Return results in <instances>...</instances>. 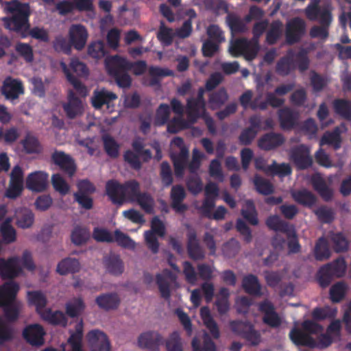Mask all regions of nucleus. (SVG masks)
Segmentation results:
<instances>
[{
	"mask_svg": "<svg viewBox=\"0 0 351 351\" xmlns=\"http://www.w3.org/2000/svg\"><path fill=\"white\" fill-rule=\"evenodd\" d=\"M61 66L67 80L73 85L75 90L82 96L87 95V89L86 86L75 76L68 69L66 64L64 62L61 63Z\"/></svg>",
	"mask_w": 351,
	"mask_h": 351,
	"instance_id": "54",
	"label": "nucleus"
},
{
	"mask_svg": "<svg viewBox=\"0 0 351 351\" xmlns=\"http://www.w3.org/2000/svg\"><path fill=\"white\" fill-rule=\"evenodd\" d=\"M189 151L184 147L180 149V153L176 156H172L171 159L174 167L175 176L177 178H182L184 169L187 165Z\"/></svg>",
	"mask_w": 351,
	"mask_h": 351,
	"instance_id": "37",
	"label": "nucleus"
},
{
	"mask_svg": "<svg viewBox=\"0 0 351 351\" xmlns=\"http://www.w3.org/2000/svg\"><path fill=\"white\" fill-rule=\"evenodd\" d=\"M72 47L70 40H67L62 35L56 36L53 41V48L58 53L61 52L66 55H70L72 52Z\"/></svg>",
	"mask_w": 351,
	"mask_h": 351,
	"instance_id": "58",
	"label": "nucleus"
},
{
	"mask_svg": "<svg viewBox=\"0 0 351 351\" xmlns=\"http://www.w3.org/2000/svg\"><path fill=\"white\" fill-rule=\"evenodd\" d=\"M31 14L30 9L15 13L11 17L4 18L5 27L12 31L21 34L22 38L27 36V32L30 28L29 18Z\"/></svg>",
	"mask_w": 351,
	"mask_h": 351,
	"instance_id": "3",
	"label": "nucleus"
},
{
	"mask_svg": "<svg viewBox=\"0 0 351 351\" xmlns=\"http://www.w3.org/2000/svg\"><path fill=\"white\" fill-rule=\"evenodd\" d=\"M284 142L285 138L281 134L271 132L259 138L258 145L261 149L270 151L282 145Z\"/></svg>",
	"mask_w": 351,
	"mask_h": 351,
	"instance_id": "26",
	"label": "nucleus"
},
{
	"mask_svg": "<svg viewBox=\"0 0 351 351\" xmlns=\"http://www.w3.org/2000/svg\"><path fill=\"white\" fill-rule=\"evenodd\" d=\"M119 56L115 55L106 60V66L108 73L114 79L117 84L121 88H129L132 84V78L128 74V70L125 67L117 65Z\"/></svg>",
	"mask_w": 351,
	"mask_h": 351,
	"instance_id": "5",
	"label": "nucleus"
},
{
	"mask_svg": "<svg viewBox=\"0 0 351 351\" xmlns=\"http://www.w3.org/2000/svg\"><path fill=\"white\" fill-rule=\"evenodd\" d=\"M42 318L53 326H58L65 328L68 324L66 315L61 311H52L47 308L41 313Z\"/></svg>",
	"mask_w": 351,
	"mask_h": 351,
	"instance_id": "32",
	"label": "nucleus"
},
{
	"mask_svg": "<svg viewBox=\"0 0 351 351\" xmlns=\"http://www.w3.org/2000/svg\"><path fill=\"white\" fill-rule=\"evenodd\" d=\"M328 267L333 276L336 278H342L346 271L347 264L343 257H339L330 263L325 265Z\"/></svg>",
	"mask_w": 351,
	"mask_h": 351,
	"instance_id": "55",
	"label": "nucleus"
},
{
	"mask_svg": "<svg viewBox=\"0 0 351 351\" xmlns=\"http://www.w3.org/2000/svg\"><path fill=\"white\" fill-rule=\"evenodd\" d=\"M188 119L195 123L206 111V105L197 101L194 97H189L186 100V106Z\"/></svg>",
	"mask_w": 351,
	"mask_h": 351,
	"instance_id": "35",
	"label": "nucleus"
},
{
	"mask_svg": "<svg viewBox=\"0 0 351 351\" xmlns=\"http://www.w3.org/2000/svg\"><path fill=\"white\" fill-rule=\"evenodd\" d=\"M319 144L321 146L324 145H332L335 149H339L341 144L339 128L336 127L332 132H326L321 138Z\"/></svg>",
	"mask_w": 351,
	"mask_h": 351,
	"instance_id": "45",
	"label": "nucleus"
},
{
	"mask_svg": "<svg viewBox=\"0 0 351 351\" xmlns=\"http://www.w3.org/2000/svg\"><path fill=\"white\" fill-rule=\"evenodd\" d=\"M48 174L43 171H35L28 175L26 187L34 192H43L47 187Z\"/></svg>",
	"mask_w": 351,
	"mask_h": 351,
	"instance_id": "21",
	"label": "nucleus"
},
{
	"mask_svg": "<svg viewBox=\"0 0 351 351\" xmlns=\"http://www.w3.org/2000/svg\"><path fill=\"white\" fill-rule=\"evenodd\" d=\"M144 147V139L141 137H136L132 142L133 150L128 149L123 154L124 161L134 170H140L142 167L139 154L145 149Z\"/></svg>",
	"mask_w": 351,
	"mask_h": 351,
	"instance_id": "8",
	"label": "nucleus"
},
{
	"mask_svg": "<svg viewBox=\"0 0 351 351\" xmlns=\"http://www.w3.org/2000/svg\"><path fill=\"white\" fill-rule=\"evenodd\" d=\"M283 24L280 20L273 21L266 33V42L270 45H275L282 34Z\"/></svg>",
	"mask_w": 351,
	"mask_h": 351,
	"instance_id": "47",
	"label": "nucleus"
},
{
	"mask_svg": "<svg viewBox=\"0 0 351 351\" xmlns=\"http://www.w3.org/2000/svg\"><path fill=\"white\" fill-rule=\"evenodd\" d=\"M311 184L313 189L324 201L328 202L331 200L333 196V191L327 185L325 180L319 174L312 176Z\"/></svg>",
	"mask_w": 351,
	"mask_h": 351,
	"instance_id": "30",
	"label": "nucleus"
},
{
	"mask_svg": "<svg viewBox=\"0 0 351 351\" xmlns=\"http://www.w3.org/2000/svg\"><path fill=\"white\" fill-rule=\"evenodd\" d=\"M70 336L67 340L71 347L70 351H85L83 348L82 339L84 336V324L81 319L75 327L74 331H70Z\"/></svg>",
	"mask_w": 351,
	"mask_h": 351,
	"instance_id": "29",
	"label": "nucleus"
},
{
	"mask_svg": "<svg viewBox=\"0 0 351 351\" xmlns=\"http://www.w3.org/2000/svg\"><path fill=\"white\" fill-rule=\"evenodd\" d=\"M27 298L29 302L36 306V311L39 313L44 309L47 303L45 295L40 291H28Z\"/></svg>",
	"mask_w": 351,
	"mask_h": 351,
	"instance_id": "56",
	"label": "nucleus"
},
{
	"mask_svg": "<svg viewBox=\"0 0 351 351\" xmlns=\"http://www.w3.org/2000/svg\"><path fill=\"white\" fill-rule=\"evenodd\" d=\"M293 199L299 204L311 208L317 201L315 195L307 189L295 191L291 194Z\"/></svg>",
	"mask_w": 351,
	"mask_h": 351,
	"instance_id": "41",
	"label": "nucleus"
},
{
	"mask_svg": "<svg viewBox=\"0 0 351 351\" xmlns=\"http://www.w3.org/2000/svg\"><path fill=\"white\" fill-rule=\"evenodd\" d=\"M254 184L256 190L260 194L268 195L274 193V188L273 184L267 180L256 174L254 178Z\"/></svg>",
	"mask_w": 351,
	"mask_h": 351,
	"instance_id": "57",
	"label": "nucleus"
},
{
	"mask_svg": "<svg viewBox=\"0 0 351 351\" xmlns=\"http://www.w3.org/2000/svg\"><path fill=\"white\" fill-rule=\"evenodd\" d=\"M81 265L78 259L67 257L62 259L57 265V272L60 275L75 274L80 270Z\"/></svg>",
	"mask_w": 351,
	"mask_h": 351,
	"instance_id": "39",
	"label": "nucleus"
},
{
	"mask_svg": "<svg viewBox=\"0 0 351 351\" xmlns=\"http://www.w3.org/2000/svg\"><path fill=\"white\" fill-rule=\"evenodd\" d=\"M305 14L312 21H318L319 23L330 25L332 22L331 12L326 8H320L317 4L308 5L305 9Z\"/></svg>",
	"mask_w": 351,
	"mask_h": 351,
	"instance_id": "19",
	"label": "nucleus"
},
{
	"mask_svg": "<svg viewBox=\"0 0 351 351\" xmlns=\"http://www.w3.org/2000/svg\"><path fill=\"white\" fill-rule=\"evenodd\" d=\"M51 160L70 178L74 176L77 167L75 160L70 155L56 149L51 156Z\"/></svg>",
	"mask_w": 351,
	"mask_h": 351,
	"instance_id": "9",
	"label": "nucleus"
},
{
	"mask_svg": "<svg viewBox=\"0 0 351 351\" xmlns=\"http://www.w3.org/2000/svg\"><path fill=\"white\" fill-rule=\"evenodd\" d=\"M90 351H110V343L107 335L99 330H92L86 335Z\"/></svg>",
	"mask_w": 351,
	"mask_h": 351,
	"instance_id": "14",
	"label": "nucleus"
},
{
	"mask_svg": "<svg viewBox=\"0 0 351 351\" xmlns=\"http://www.w3.org/2000/svg\"><path fill=\"white\" fill-rule=\"evenodd\" d=\"M193 351H216V346L207 333L204 335L203 347L197 337H194L191 342Z\"/></svg>",
	"mask_w": 351,
	"mask_h": 351,
	"instance_id": "61",
	"label": "nucleus"
},
{
	"mask_svg": "<svg viewBox=\"0 0 351 351\" xmlns=\"http://www.w3.org/2000/svg\"><path fill=\"white\" fill-rule=\"evenodd\" d=\"M147 214L154 213L155 201L152 195L147 192H141L134 202Z\"/></svg>",
	"mask_w": 351,
	"mask_h": 351,
	"instance_id": "49",
	"label": "nucleus"
},
{
	"mask_svg": "<svg viewBox=\"0 0 351 351\" xmlns=\"http://www.w3.org/2000/svg\"><path fill=\"white\" fill-rule=\"evenodd\" d=\"M87 52L88 56L95 59H101L107 53L105 43L103 40L92 42L88 47Z\"/></svg>",
	"mask_w": 351,
	"mask_h": 351,
	"instance_id": "59",
	"label": "nucleus"
},
{
	"mask_svg": "<svg viewBox=\"0 0 351 351\" xmlns=\"http://www.w3.org/2000/svg\"><path fill=\"white\" fill-rule=\"evenodd\" d=\"M90 351H110V343L107 335L99 330H92L86 335Z\"/></svg>",
	"mask_w": 351,
	"mask_h": 351,
	"instance_id": "15",
	"label": "nucleus"
},
{
	"mask_svg": "<svg viewBox=\"0 0 351 351\" xmlns=\"http://www.w3.org/2000/svg\"><path fill=\"white\" fill-rule=\"evenodd\" d=\"M265 224L270 230L285 234L293 228L288 222L281 219L277 215L268 217L265 221Z\"/></svg>",
	"mask_w": 351,
	"mask_h": 351,
	"instance_id": "44",
	"label": "nucleus"
},
{
	"mask_svg": "<svg viewBox=\"0 0 351 351\" xmlns=\"http://www.w3.org/2000/svg\"><path fill=\"white\" fill-rule=\"evenodd\" d=\"M245 207L241 211L242 216L249 223L256 226L258 223V219L254 202L252 199L246 200Z\"/></svg>",
	"mask_w": 351,
	"mask_h": 351,
	"instance_id": "53",
	"label": "nucleus"
},
{
	"mask_svg": "<svg viewBox=\"0 0 351 351\" xmlns=\"http://www.w3.org/2000/svg\"><path fill=\"white\" fill-rule=\"evenodd\" d=\"M1 93L7 100L14 104L19 96L24 94L22 82L11 77H6L1 87Z\"/></svg>",
	"mask_w": 351,
	"mask_h": 351,
	"instance_id": "11",
	"label": "nucleus"
},
{
	"mask_svg": "<svg viewBox=\"0 0 351 351\" xmlns=\"http://www.w3.org/2000/svg\"><path fill=\"white\" fill-rule=\"evenodd\" d=\"M22 272L20 266V258L18 256H11L8 259L0 258V275L2 279H14Z\"/></svg>",
	"mask_w": 351,
	"mask_h": 351,
	"instance_id": "10",
	"label": "nucleus"
},
{
	"mask_svg": "<svg viewBox=\"0 0 351 351\" xmlns=\"http://www.w3.org/2000/svg\"><path fill=\"white\" fill-rule=\"evenodd\" d=\"M341 330L340 320H333L326 328V332L321 334L316 340L312 335L319 334L323 330V327L315 321L306 319L302 323L300 328L293 327L289 336L291 341L298 346L324 349L333 342L340 341Z\"/></svg>",
	"mask_w": 351,
	"mask_h": 351,
	"instance_id": "1",
	"label": "nucleus"
},
{
	"mask_svg": "<svg viewBox=\"0 0 351 351\" xmlns=\"http://www.w3.org/2000/svg\"><path fill=\"white\" fill-rule=\"evenodd\" d=\"M267 171H269V173L271 175L278 176L280 178H284L291 173V168L289 164H278L275 160L271 165H267Z\"/></svg>",
	"mask_w": 351,
	"mask_h": 351,
	"instance_id": "63",
	"label": "nucleus"
},
{
	"mask_svg": "<svg viewBox=\"0 0 351 351\" xmlns=\"http://www.w3.org/2000/svg\"><path fill=\"white\" fill-rule=\"evenodd\" d=\"M104 148L106 154L112 158H116L119 156V145L110 136L105 135L102 138Z\"/></svg>",
	"mask_w": 351,
	"mask_h": 351,
	"instance_id": "64",
	"label": "nucleus"
},
{
	"mask_svg": "<svg viewBox=\"0 0 351 351\" xmlns=\"http://www.w3.org/2000/svg\"><path fill=\"white\" fill-rule=\"evenodd\" d=\"M0 307L3 308L4 317L3 319L5 323L10 326L9 323L16 322L20 315L22 304L19 301L5 302L1 301L0 302ZM14 329V328L11 326Z\"/></svg>",
	"mask_w": 351,
	"mask_h": 351,
	"instance_id": "27",
	"label": "nucleus"
},
{
	"mask_svg": "<svg viewBox=\"0 0 351 351\" xmlns=\"http://www.w3.org/2000/svg\"><path fill=\"white\" fill-rule=\"evenodd\" d=\"M187 252L190 258L200 261L205 258V252L199 244L195 230H190L187 234Z\"/></svg>",
	"mask_w": 351,
	"mask_h": 351,
	"instance_id": "20",
	"label": "nucleus"
},
{
	"mask_svg": "<svg viewBox=\"0 0 351 351\" xmlns=\"http://www.w3.org/2000/svg\"><path fill=\"white\" fill-rule=\"evenodd\" d=\"M85 304L81 298H74L66 303L65 310L66 315L75 318L78 317L84 310Z\"/></svg>",
	"mask_w": 351,
	"mask_h": 351,
	"instance_id": "50",
	"label": "nucleus"
},
{
	"mask_svg": "<svg viewBox=\"0 0 351 351\" xmlns=\"http://www.w3.org/2000/svg\"><path fill=\"white\" fill-rule=\"evenodd\" d=\"M200 316L205 327L209 331L213 338L217 339L220 337V331L218 324L212 317L210 308L208 306H202L200 309Z\"/></svg>",
	"mask_w": 351,
	"mask_h": 351,
	"instance_id": "33",
	"label": "nucleus"
},
{
	"mask_svg": "<svg viewBox=\"0 0 351 351\" xmlns=\"http://www.w3.org/2000/svg\"><path fill=\"white\" fill-rule=\"evenodd\" d=\"M176 280V274L168 269H165L156 276V282L161 297L169 300L171 296V285Z\"/></svg>",
	"mask_w": 351,
	"mask_h": 351,
	"instance_id": "16",
	"label": "nucleus"
},
{
	"mask_svg": "<svg viewBox=\"0 0 351 351\" xmlns=\"http://www.w3.org/2000/svg\"><path fill=\"white\" fill-rule=\"evenodd\" d=\"M46 332L39 324L27 326L23 330L22 335L27 343L33 346H41L45 343L44 336Z\"/></svg>",
	"mask_w": 351,
	"mask_h": 351,
	"instance_id": "13",
	"label": "nucleus"
},
{
	"mask_svg": "<svg viewBox=\"0 0 351 351\" xmlns=\"http://www.w3.org/2000/svg\"><path fill=\"white\" fill-rule=\"evenodd\" d=\"M291 157L299 169H306L312 165L313 160L308 148L300 145L291 151Z\"/></svg>",
	"mask_w": 351,
	"mask_h": 351,
	"instance_id": "22",
	"label": "nucleus"
},
{
	"mask_svg": "<svg viewBox=\"0 0 351 351\" xmlns=\"http://www.w3.org/2000/svg\"><path fill=\"white\" fill-rule=\"evenodd\" d=\"M117 99V96L115 93L102 88L93 92L91 103L95 109H101L104 105L109 109L111 103Z\"/></svg>",
	"mask_w": 351,
	"mask_h": 351,
	"instance_id": "24",
	"label": "nucleus"
},
{
	"mask_svg": "<svg viewBox=\"0 0 351 351\" xmlns=\"http://www.w3.org/2000/svg\"><path fill=\"white\" fill-rule=\"evenodd\" d=\"M242 287L244 291L252 295H261V286L258 278L253 274H248L243 278Z\"/></svg>",
	"mask_w": 351,
	"mask_h": 351,
	"instance_id": "42",
	"label": "nucleus"
},
{
	"mask_svg": "<svg viewBox=\"0 0 351 351\" xmlns=\"http://www.w3.org/2000/svg\"><path fill=\"white\" fill-rule=\"evenodd\" d=\"M103 265L106 271L114 276L121 275L124 271V263L119 255L110 254L104 257Z\"/></svg>",
	"mask_w": 351,
	"mask_h": 351,
	"instance_id": "25",
	"label": "nucleus"
},
{
	"mask_svg": "<svg viewBox=\"0 0 351 351\" xmlns=\"http://www.w3.org/2000/svg\"><path fill=\"white\" fill-rule=\"evenodd\" d=\"M186 196L184 188L182 185L176 184L172 186L170 193L171 206L176 213H183L188 209L187 205L183 204Z\"/></svg>",
	"mask_w": 351,
	"mask_h": 351,
	"instance_id": "23",
	"label": "nucleus"
},
{
	"mask_svg": "<svg viewBox=\"0 0 351 351\" xmlns=\"http://www.w3.org/2000/svg\"><path fill=\"white\" fill-rule=\"evenodd\" d=\"M106 192L114 204L121 205L126 200L133 202L141 193L140 184L136 180H130L123 184L116 180H110L106 184Z\"/></svg>",
	"mask_w": 351,
	"mask_h": 351,
	"instance_id": "2",
	"label": "nucleus"
},
{
	"mask_svg": "<svg viewBox=\"0 0 351 351\" xmlns=\"http://www.w3.org/2000/svg\"><path fill=\"white\" fill-rule=\"evenodd\" d=\"M258 311L263 314V322L271 328H278L282 320L278 313L276 311L274 304L269 300L265 299L258 304Z\"/></svg>",
	"mask_w": 351,
	"mask_h": 351,
	"instance_id": "7",
	"label": "nucleus"
},
{
	"mask_svg": "<svg viewBox=\"0 0 351 351\" xmlns=\"http://www.w3.org/2000/svg\"><path fill=\"white\" fill-rule=\"evenodd\" d=\"M171 113L170 106L167 104H160L156 112L154 125L161 126L167 123Z\"/></svg>",
	"mask_w": 351,
	"mask_h": 351,
	"instance_id": "62",
	"label": "nucleus"
},
{
	"mask_svg": "<svg viewBox=\"0 0 351 351\" xmlns=\"http://www.w3.org/2000/svg\"><path fill=\"white\" fill-rule=\"evenodd\" d=\"M295 69L293 54L291 51H289L286 56L280 58L276 66L277 73L281 76L288 75Z\"/></svg>",
	"mask_w": 351,
	"mask_h": 351,
	"instance_id": "40",
	"label": "nucleus"
},
{
	"mask_svg": "<svg viewBox=\"0 0 351 351\" xmlns=\"http://www.w3.org/2000/svg\"><path fill=\"white\" fill-rule=\"evenodd\" d=\"M228 95L224 88H221L217 91L209 95L208 102L213 110L221 107L228 100Z\"/></svg>",
	"mask_w": 351,
	"mask_h": 351,
	"instance_id": "52",
	"label": "nucleus"
},
{
	"mask_svg": "<svg viewBox=\"0 0 351 351\" xmlns=\"http://www.w3.org/2000/svg\"><path fill=\"white\" fill-rule=\"evenodd\" d=\"M63 108L69 119H74L83 113L81 100L71 90L68 95V102L63 106Z\"/></svg>",
	"mask_w": 351,
	"mask_h": 351,
	"instance_id": "28",
	"label": "nucleus"
},
{
	"mask_svg": "<svg viewBox=\"0 0 351 351\" xmlns=\"http://www.w3.org/2000/svg\"><path fill=\"white\" fill-rule=\"evenodd\" d=\"M117 65L120 67H125L128 71L132 69L133 73L136 75L143 74L147 69V63L144 60H138L135 62L128 61L125 58L119 56Z\"/></svg>",
	"mask_w": 351,
	"mask_h": 351,
	"instance_id": "43",
	"label": "nucleus"
},
{
	"mask_svg": "<svg viewBox=\"0 0 351 351\" xmlns=\"http://www.w3.org/2000/svg\"><path fill=\"white\" fill-rule=\"evenodd\" d=\"M95 302L102 309H116L120 304V298L116 293H104L97 296Z\"/></svg>",
	"mask_w": 351,
	"mask_h": 351,
	"instance_id": "36",
	"label": "nucleus"
},
{
	"mask_svg": "<svg viewBox=\"0 0 351 351\" xmlns=\"http://www.w3.org/2000/svg\"><path fill=\"white\" fill-rule=\"evenodd\" d=\"M254 49V44L246 38H237L231 42L229 47V51L234 57H238L243 55L248 60H252L256 58L252 56V50Z\"/></svg>",
	"mask_w": 351,
	"mask_h": 351,
	"instance_id": "18",
	"label": "nucleus"
},
{
	"mask_svg": "<svg viewBox=\"0 0 351 351\" xmlns=\"http://www.w3.org/2000/svg\"><path fill=\"white\" fill-rule=\"evenodd\" d=\"M68 36L73 47L82 51L86 45L88 33L83 25L72 24L69 29Z\"/></svg>",
	"mask_w": 351,
	"mask_h": 351,
	"instance_id": "12",
	"label": "nucleus"
},
{
	"mask_svg": "<svg viewBox=\"0 0 351 351\" xmlns=\"http://www.w3.org/2000/svg\"><path fill=\"white\" fill-rule=\"evenodd\" d=\"M24 151L27 154L39 153L41 150V146L38 139L30 134H27L21 141Z\"/></svg>",
	"mask_w": 351,
	"mask_h": 351,
	"instance_id": "60",
	"label": "nucleus"
},
{
	"mask_svg": "<svg viewBox=\"0 0 351 351\" xmlns=\"http://www.w3.org/2000/svg\"><path fill=\"white\" fill-rule=\"evenodd\" d=\"M315 258L317 261L327 260L330 256V251L328 241L324 237H320L316 242L314 250Z\"/></svg>",
	"mask_w": 351,
	"mask_h": 351,
	"instance_id": "51",
	"label": "nucleus"
},
{
	"mask_svg": "<svg viewBox=\"0 0 351 351\" xmlns=\"http://www.w3.org/2000/svg\"><path fill=\"white\" fill-rule=\"evenodd\" d=\"M16 225L22 229L32 227L34 222V214L27 208H18L15 210Z\"/></svg>",
	"mask_w": 351,
	"mask_h": 351,
	"instance_id": "31",
	"label": "nucleus"
},
{
	"mask_svg": "<svg viewBox=\"0 0 351 351\" xmlns=\"http://www.w3.org/2000/svg\"><path fill=\"white\" fill-rule=\"evenodd\" d=\"M279 121L280 127L284 130H290L296 125L297 115L289 108H285L279 111Z\"/></svg>",
	"mask_w": 351,
	"mask_h": 351,
	"instance_id": "46",
	"label": "nucleus"
},
{
	"mask_svg": "<svg viewBox=\"0 0 351 351\" xmlns=\"http://www.w3.org/2000/svg\"><path fill=\"white\" fill-rule=\"evenodd\" d=\"M269 25V21L267 19L256 22L252 27L253 36L251 39L252 44H254V49L252 50V56H256L259 51V39L264 34Z\"/></svg>",
	"mask_w": 351,
	"mask_h": 351,
	"instance_id": "38",
	"label": "nucleus"
},
{
	"mask_svg": "<svg viewBox=\"0 0 351 351\" xmlns=\"http://www.w3.org/2000/svg\"><path fill=\"white\" fill-rule=\"evenodd\" d=\"M165 342L162 336L156 331H147L140 335L138 345L149 351H158L159 346Z\"/></svg>",
	"mask_w": 351,
	"mask_h": 351,
	"instance_id": "17",
	"label": "nucleus"
},
{
	"mask_svg": "<svg viewBox=\"0 0 351 351\" xmlns=\"http://www.w3.org/2000/svg\"><path fill=\"white\" fill-rule=\"evenodd\" d=\"M335 112L341 118L351 121V101L344 99H336L332 103Z\"/></svg>",
	"mask_w": 351,
	"mask_h": 351,
	"instance_id": "48",
	"label": "nucleus"
},
{
	"mask_svg": "<svg viewBox=\"0 0 351 351\" xmlns=\"http://www.w3.org/2000/svg\"><path fill=\"white\" fill-rule=\"evenodd\" d=\"M306 24L300 18L295 17L287 22L285 29V38L287 44L298 43L306 33Z\"/></svg>",
	"mask_w": 351,
	"mask_h": 351,
	"instance_id": "6",
	"label": "nucleus"
},
{
	"mask_svg": "<svg viewBox=\"0 0 351 351\" xmlns=\"http://www.w3.org/2000/svg\"><path fill=\"white\" fill-rule=\"evenodd\" d=\"M19 285L17 282L10 280L4 282L0 287V302H10L17 301L16 300L19 291Z\"/></svg>",
	"mask_w": 351,
	"mask_h": 351,
	"instance_id": "34",
	"label": "nucleus"
},
{
	"mask_svg": "<svg viewBox=\"0 0 351 351\" xmlns=\"http://www.w3.org/2000/svg\"><path fill=\"white\" fill-rule=\"evenodd\" d=\"M230 326L233 332L245 339L252 346H257L261 341V335L255 330L254 326L249 322L232 321Z\"/></svg>",
	"mask_w": 351,
	"mask_h": 351,
	"instance_id": "4",
	"label": "nucleus"
}]
</instances>
